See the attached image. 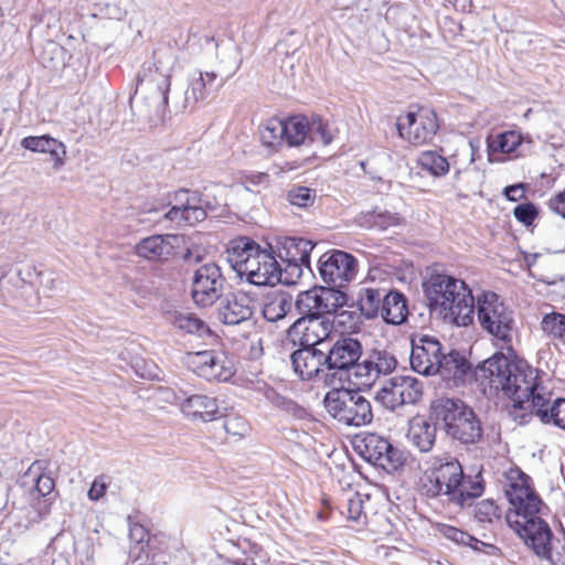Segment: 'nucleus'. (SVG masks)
Here are the masks:
<instances>
[{"label":"nucleus","mask_w":565,"mask_h":565,"mask_svg":"<svg viewBox=\"0 0 565 565\" xmlns=\"http://www.w3.org/2000/svg\"><path fill=\"white\" fill-rule=\"evenodd\" d=\"M478 376L488 381L490 387L502 391L512 407L534 413L543 423L565 430V398L551 404L552 393L539 381L537 370L497 353L479 366Z\"/></svg>","instance_id":"obj_1"},{"label":"nucleus","mask_w":565,"mask_h":565,"mask_svg":"<svg viewBox=\"0 0 565 565\" xmlns=\"http://www.w3.org/2000/svg\"><path fill=\"white\" fill-rule=\"evenodd\" d=\"M505 495L510 503L505 520L534 554L547 565H565V540L553 541L548 524L540 516L542 500L531 478L519 468L505 473Z\"/></svg>","instance_id":"obj_2"},{"label":"nucleus","mask_w":565,"mask_h":565,"mask_svg":"<svg viewBox=\"0 0 565 565\" xmlns=\"http://www.w3.org/2000/svg\"><path fill=\"white\" fill-rule=\"evenodd\" d=\"M420 481V492L427 498L438 499L455 511L473 504L484 492V481L480 473L467 476L460 461L449 455L433 456L427 461Z\"/></svg>","instance_id":"obj_3"},{"label":"nucleus","mask_w":565,"mask_h":565,"mask_svg":"<svg viewBox=\"0 0 565 565\" xmlns=\"http://www.w3.org/2000/svg\"><path fill=\"white\" fill-rule=\"evenodd\" d=\"M430 310L459 327L473 322L475 298L467 284L449 275H433L425 284Z\"/></svg>","instance_id":"obj_4"},{"label":"nucleus","mask_w":565,"mask_h":565,"mask_svg":"<svg viewBox=\"0 0 565 565\" xmlns=\"http://www.w3.org/2000/svg\"><path fill=\"white\" fill-rule=\"evenodd\" d=\"M231 267L255 286H275L281 281V268L274 254L253 241L235 242L227 252Z\"/></svg>","instance_id":"obj_5"},{"label":"nucleus","mask_w":565,"mask_h":565,"mask_svg":"<svg viewBox=\"0 0 565 565\" xmlns=\"http://www.w3.org/2000/svg\"><path fill=\"white\" fill-rule=\"evenodd\" d=\"M433 412L451 438L462 444H473L481 438L482 427L479 418L461 399L438 398L433 404Z\"/></svg>","instance_id":"obj_6"},{"label":"nucleus","mask_w":565,"mask_h":565,"mask_svg":"<svg viewBox=\"0 0 565 565\" xmlns=\"http://www.w3.org/2000/svg\"><path fill=\"white\" fill-rule=\"evenodd\" d=\"M223 192L224 188L218 185L206 186L202 193L181 189L174 193L173 205L164 216L178 225H195L224 203Z\"/></svg>","instance_id":"obj_7"},{"label":"nucleus","mask_w":565,"mask_h":565,"mask_svg":"<svg viewBox=\"0 0 565 565\" xmlns=\"http://www.w3.org/2000/svg\"><path fill=\"white\" fill-rule=\"evenodd\" d=\"M323 403L329 415L345 426L360 427L373 419L371 402L359 390L333 388Z\"/></svg>","instance_id":"obj_8"},{"label":"nucleus","mask_w":565,"mask_h":565,"mask_svg":"<svg viewBox=\"0 0 565 565\" xmlns=\"http://www.w3.org/2000/svg\"><path fill=\"white\" fill-rule=\"evenodd\" d=\"M477 316L480 326L503 345L509 347L514 328L513 312L491 291L477 297Z\"/></svg>","instance_id":"obj_9"},{"label":"nucleus","mask_w":565,"mask_h":565,"mask_svg":"<svg viewBox=\"0 0 565 565\" xmlns=\"http://www.w3.org/2000/svg\"><path fill=\"white\" fill-rule=\"evenodd\" d=\"M318 269L328 288L339 290L355 278L358 262L351 254L333 249L320 256Z\"/></svg>","instance_id":"obj_10"},{"label":"nucleus","mask_w":565,"mask_h":565,"mask_svg":"<svg viewBox=\"0 0 565 565\" xmlns=\"http://www.w3.org/2000/svg\"><path fill=\"white\" fill-rule=\"evenodd\" d=\"M397 365L395 356L385 350H374L362 362H355L345 373L359 391L371 387L381 375L392 373Z\"/></svg>","instance_id":"obj_11"},{"label":"nucleus","mask_w":565,"mask_h":565,"mask_svg":"<svg viewBox=\"0 0 565 565\" xmlns=\"http://www.w3.org/2000/svg\"><path fill=\"white\" fill-rule=\"evenodd\" d=\"M334 324L327 316H308L297 319L288 329V335L300 345L324 349L332 341Z\"/></svg>","instance_id":"obj_12"},{"label":"nucleus","mask_w":565,"mask_h":565,"mask_svg":"<svg viewBox=\"0 0 565 565\" xmlns=\"http://www.w3.org/2000/svg\"><path fill=\"white\" fill-rule=\"evenodd\" d=\"M399 136L412 145H424L433 139L438 129L437 116L429 108H418L397 120Z\"/></svg>","instance_id":"obj_13"},{"label":"nucleus","mask_w":565,"mask_h":565,"mask_svg":"<svg viewBox=\"0 0 565 565\" xmlns=\"http://www.w3.org/2000/svg\"><path fill=\"white\" fill-rule=\"evenodd\" d=\"M345 301L344 292L334 288L319 287L300 292L295 305L302 317L326 316L343 307Z\"/></svg>","instance_id":"obj_14"},{"label":"nucleus","mask_w":565,"mask_h":565,"mask_svg":"<svg viewBox=\"0 0 565 565\" xmlns=\"http://www.w3.org/2000/svg\"><path fill=\"white\" fill-rule=\"evenodd\" d=\"M164 399L171 404H177L181 413L193 422L207 423L220 416L217 399L205 394L188 395L183 391H167Z\"/></svg>","instance_id":"obj_15"},{"label":"nucleus","mask_w":565,"mask_h":565,"mask_svg":"<svg viewBox=\"0 0 565 565\" xmlns=\"http://www.w3.org/2000/svg\"><path fill=\"white\" fill-rule=\"evenodd\" d=\"M225 279L215 263L200 266L192 278V298L201 307L212 306L223 292Z\"/></svg>","instance_id":"obj_16"},{"label":"nucleus","mask_w":565,"mask_h":565,"mask_svg":"<svg viewBox=\"0 0 565 565\" xmlns=\"http://www.w3.org/2000/svg\"><path fill=\"white\" fill-rule=\"evenodd\" d=\"M411 344L409 361L413 371L425 376L437 374L443 354L440 342L428 334H416Z\"/></svg>","instance_id":"obj_17"},{"label":"nucleus","mask_w":565,"mask_h":565,"mask_svg":"<svg viewBox=\"0 0 565 565\" xmlns=\"http://www.w3.org/2000/svg\"><path fill=\"white\" fill-rule=\"evenodd\" d=\"M327 370L347 372L362 356L361 342L349 335H340L324 348Z\"/></svg>","instance_id":"obj_18"},{"label":"nucleus","mask_w":565,"mask_h":565,"mask_svg":"<svg viewBox=\"0 0 565 565\" xmlns=\"http://www.w3.org/2000/svg\"><path fill=\"white\" fill-rule=\"evenodd\" d=\"M257 307L256 298L247 291L237 290L221 300L218 318L225 324L236 326L250 319Z\"/></svg>","instance_id":"obj_19"},{"label":"nucleus","mask_w":565,"mask_h":565,"mask_svg":"<svg viewBox=\"0 0 565 565\" xmlns=\"http://www.w3.org/2000/svg\"><path fill=\"white\" fill-rule=\"evenodd\" d=\"M170 78V67L163 66L161 58L156 56L154 63L142 66L138 75L137 89L153 90L158 104L166 106L171 84Z\"/></svg>","instance_id":"obj_20"},{"label":"nucleus","mask_w":565,"mask_h":565,"mask_svg":"<svg viewBox=\"0 0 565 565\" xmlns=\"http://www.w3.org/2000/svg\"><path fill=\"white\" fill-rule=\"evenodd\" d=\"M315 247V243L302 237H284L279 243V257L287 264V268L291 274L300 277L302 268L311 271L310 254Z\"/></svg>","instance_id":"obj_21"},{"label":"nucleus","mask_w":565,"mask_h":565,"mask_svg":"<svg viewBox=\"0 0 565 565\" xmlns=\"http://www.w3.org/2000/svg\"><path fill=\"white\" fill-rule=\"evenodd\" d=\"M290 360L295 373L302 380L317 377L327 370L326 350L321 348L301 345L292 352Z\"/></svg>","instance_id":"obj_22"},{"label":"nucleus","mask_w":565,"mask_h":565,"mask_svg":"<svg viewBox=\"0 0 565 565\" xmlns=\"http://www.w3.org/2000/svg\"><path fill=\"white\" fill-rule=\"evenodd\" d=\"M223 86V81H217L214 72H193L188 79L184 93V108H194L200 102L205 100L212 92Z\"/></svg>","instance_id":"obj_23"},{"label":"nucleus","mask_w":565,"mask_h":565,"mask_svg":"<svg viewBox=\"0 0 565 565\" xmlns=\"http://www.w3.org/2000/svg\"><path fill=\"white\" fill-rule=\"evenodd\" d=\"M179 243L177 235H151L136 244L135 253L148 260H162L173 255Z\"/></svg>","instance_id":"obj_24"},{"label":"nucleus","mask_w":565,"mask_h":565,"mask_svg":"<svg viewBox=\"0 0 565 565\" xmlns=\"http://www.w3.org/2000/svg\"><path fill=\"white\" fill-rule=\"evenodd\" d=\"M360 454L370 462L384 466L398 462L397 451L390 441L376 434H367L356 446Z\"/></svg>","instance_id":"obj_25"},{"label":"nucleus","mask_w":565,"mask_h":565,"mask_svg":"<svg viewBox=\"0 0 565 565\" xmlns=\"http://www.w3.org/2000/svg\"><path fill=\"white\" fill-rule=\"evenodd\" d=\"M21 147L32 152L49 154L53 163L52 168L54 171H60L65 164V145L49 135L28 136L21 140Z\"/></svg>","instance_id":"obj_26"},{"label":"nucleus","mask_w":565,"mask_h":565,"mask_svg":"<svg viewBox=\"0 0 565 565\" xmlns=\"http://www.w3.org/2000/svg\"><path fill=\"white\" fill-rule=\"evenodd\" d=\"M355 223L365 230L384 232L404 225L405 218L397 212L375 206L373 210L358 214Z\"/></svg>","instance_id":"obj_27"},{"label":"nucleus","mask_w":565,"mask_h":565,"mask_svg":"<svg viewBox=\"0 0 565 565\" xmlns=\"http://www.w3.org/2000/svg\"><path fill=\"white\" fill-rule=\"evenodd\" d=\"M437 428L425 416L416 415L408 422L406 437L422 452L429 451L436 441Z\"/></svg>","instance_id":"obj_28"},{"label":"nucleus","mask_w":565,"mask_h":565,"mask_svg":"<svg viewBox=\"0 0 565 565\" xmlns=\"http://www.w3.org/2000/svg\"><path fill=\"white\" fill-rule=\"evenodd\" d=\"M379 317L387 324L401 326L408 317V307L405 296L397 291H387L381 307Z\"/></svg>","instance_id":"obj_29"},{"label":"nucleus","mask_w":565,"mask_h":565,"mask_svg":"<svg viewBox=\"0 0 565 565\" xmlns=\"http://www.w3.org/2000/svg\"><path fill=\"white\" fill-rule=\"evenodd\" d=\"M438 363V372L445 381H452L455 385L463 381L465 375L470 371L468 361L456 351L441 354Z\"/></svg>","instance_id":"obj_30"},{"label":"nucleus","mask_w":565,"mask_h":565,"mask_svg":"<svg viewBox=\"0 0 565 565\" xmlns=\"http://www.w3.org/2000/svg\"><path fill=\"white\" fill-rule=\"evenodd\" d=\"M167 320L179 331L188 334L203 337L210 333L207 324L195 313L188 310L171 311L167 316Z\"/></svg>","instance_id":"obj_31"},{"label":"nucleus","mask_w":565,"mask_h":565,"mask_svg":"<svg viewBox=\"0 0 565 565\" xmlns=\"http://www.w3.org/2000/svg\"><path fill=\"white\" fill-rule=\"evenodd\" d=\"M386 289L376 287H362L358 294V306L361 315L367 319H375L381 313V307L386 295Z\"/></svg>","instance_id":"obj_32"},{"label":"nucleus","mask_w":565,"mask_h":565,"mask_svg":"<svg viewBox=\"0 0 565 565\" xmlns=\"http://www.w3.org/2000/svg\"><path fill=\"white\" fill-rule=\"evenodd\" d=\"M292 299L286 292L274 291L265 298L262 312L269 322H277L284 319L291 310Z\"/></svg>","instance_id":"obj_33"},{"label":"nucleus","mask_w":565,"mask_h":565,"mask_svg":"<svg viewBox=\"0 0 565 565\" xmlns=\"http://www.w3.org/2000/svg\"><path fill=\"white\" fill-rule=\"evenodd\" d=\"M522 140V136L514 130L488 137L487 148L490 160H492V157L497 153L513 152L521 145Z\"/></svg>","instance_id":"obj_34"},{"label":"nucleus","mask_w":565,"mask_h":565,"mask_svg":"<svg viewBox=\"0 0 565 565\" xmlns=\"http://www.w3.org/2000/svg\"><path fill=\"white\" fill-rule=\"evenodd\" d=\"M309 120L303 116H294L284 120L285 143L289 147L307 145Z\"/></svg>","instance_id":"obj_35"},{"label":"nucleus","mask_w":565,"mask_h":565,"mask_svg":"<svg viewBox=\"0 0 565 565\" xmlns=\"http://www.w3.org/2000/svg\"><path fill=\"white\" fill-rule=\"evenodd\" d=\"M375 398L381 405L390 411H395L396 408L403 406V401H401V385L398 375L384 381L381 387L377 390Z\"/></svg>","instance_id":"obj_36"},{"label":"nucleus","mask_w":565,"mask_h":565,"mask_svg":"<svg viewBox=\"0 0 565 565\" xmlns=\"http://www.w3.org/2000/svg\"><path fill=\"white\" fill-rule=\"evenodd\" d=\"M213 359L214 351L212 350L188 352L184 356V364L198 376L206 380L207 376H213L211 373Z\"/></svg>","instance_id":"obj_37"},{"label":"nucleus","mask_w":565,"mask_h":565,"mask_svg":"<svg viewBox=\"0 0 565 565\" xmlns=\"http://www.w3.org/2000/svg\"><path fill=\"white\" fill-rule=\"evenodd\" d=\"M419 167L434 177H444L450 169L449 161L437 151H424L418 156Z\"/></svg>","instance_id":"obj_38"},{"label":"nucleus","mask_w":565,"mask_h":565,"mask_svg":"<svg viewBox=\"0 0 565 565\" xmlns=\"http://www.w3.org/2000/svg\"><path fill=\"white\" fill-rule=\"evenodd\" d=\"M403 405L418 403L424 394V383L411 375H398Z\"/></svg>","instance_id":"obj_39"},{"label":"nucleus","mask_w":565,"mask_h":565,"mask_svg":"<svg viewBox=\"0 0 565 565\" xmlns=\"http://www.w3.org/2000/svg\"><path fill=\"white\" fill-rule=\"evenodd\" d=\"M334 138V130L332 127L323 121L320 117L312 118L309 121L307 132V145L320 143L327 146L332 142Z\"/></svg>","instance_id":"obj_40"},{"label":"nucleus","mask_w":565,"mask_h":565,"mask_svg":"<svg viewBox=\"0 0 565 565\" xmlns=\"http://www.w3.org/2000/svg\"><path fill=\"white\" fill-rule=\"evenodd\" d=\"M438 532L449 541H452L457 544L466 545L472 547L475 551H480L481 547H493L492 545H488L476 537L471 536L469 533L463 532L455 526L448 524H439Z\"/></svg>","instance_id":"obj_41"},{"label":"nucleus","mask_w":565,"mask_h":565,"mask_svg":"<svg viewBox=\"0 0 565 565\" xmlns=\"http://www.w3.org/2000/svg\"><path fill=\"white\" fill-rule=\"evenodd\" d=\"M542 331L551 339L565 344V315L556 311L546 313L541 321Z\"/></svg>","instance_id":"obj_42"},{"label":"nucleus","mask_w":565,"mask_h":565,"mask_svg":"<svg viewBox=\"0 0 565 565\" xmlns=\"http://www.w3.org/2000/svg\"><path fill=\"white\" fill-rule=\"evenodd\" d=\"M260 140L267 147H277L285 142L284 120L268 119L260 129Z\"/></svg>","instance_id":"obj_43"},{"label":"nucleus","mask_w":565,"mask_h":565,"mask_svg":"<svg viewBox=\"0 0 565 565\" xmlns=\"http://www.w3.org/2000/svg\"><path fill=\"white\" fill-rule=\"evenodd\" d=\"M287 201L295 207L309 209L316 203L318 195L315 189L292 185L286 194Z\"/></svg>","instance_id":"obj_44"},{"label":"nucleus","mask_w":565,"mask_h":565,"mask_svg":"<svg viewBox=\"0 0 565 565\" xmlns=\"http://www.w3.org/2000/svg\"><path fill=\"white\" fill-rule=\"evenodd\" d=\"M211 373L207 381L226 382L235 373L233 362L223 353L214 351V359L211 363Z\"/></svg>","instance_id":"obj_45"},{"label":"nucleus","mask_w":565,"mask_h":565,"mask_svg":"<svg viewBox=\"0 0 565 565\" xmlns=\"http://www.w3.org/2000/svg\"><path fill=\"white\" fill-rule=\"evenodd\" d=\"M473 516L479 523H493L500 520L501 509L492 499H484L476 504Z\"/></svg>","instance_id":"obj_46"},{"label":"nucleus","mask_w":565,"mask_h":565,"mask_svg":"<svg viewBox=\"0 0 565 565\" xmlns=\"http://www.w3.org/2000/svg\"><path fill=\"white\" fill-rule=\"evenodd\" d=\"M129 539H130V542L136 544V547L139 548V551H130V553L136 558H139L143 553H146V551H143V550L149 541V532L143 525H141L137 522L130 523L129 524Z\"/></svg>","instance_id":"obj_47"},{"label":"nucleus","mask_w":565,"mask_h":565,"mask_svg":"<svg viewBox=\"0 0 565 565\" xmlns=\"http://www.w3.org/2000/svg\"><path fill=\"white\" fill-rule=\"evenodd\" d=\"M60 281L52 271H42L36 285L38 294L52 297L58 290Z\"/></svg>","instance_id":"obj_48"},{"label":"nucleus","mask_w":565,"mask_h":565,"mask_svg":"<svg viewBox=\"0 0 565 565\" xmlns=\"http://www.w3.org/2000/svg\"><path fill=\"white\" fill-rule=\"evenodd\" d=\"M257 391L262 392L265 399L269 402L271 405L281 408V409H290L292 402L281 396L274 388L269 387L266 383H259L257 385Z\"/></svg>","instance_id":"obj_49"},{"label":"nucleus","mask_w":565,"mask_h":565,"mask_svg":"<svg viewBox=\"0 0 565 565\" xmlns=\"http://www.w3.org/2000/svg\"><path fill=\"white\" fill-rule=\"evenodd\" d=\"M363 497L360 493L351 494L345 503V514L351 521L359 522L362 518H365L363 513ZM344 513V511L342 512Z\"/></svg>","instance_id":"obj_50"},{"label":"nucleus","mask_w":565,"mask_h":565,"mask_svg":"<svg viewBox=\"0 0 565 565\" xmlns=\"http://www.w3.org/2000/svg\"><path fill=\"white\" fill-rule=\"evenodd\" d=\"M514 217L524 225H531L537 216V210L533 203H523L514 207Z\"/></svg>","instance_id":"obj_51"},{"label":"nucleus","mask_w":565,"mask_h":565,"mask_svg":"<svg viewBox=\"0 0 565 565\" xmlns=\"http://www.w3.org/2000/svg\"><path fill=\"white\" fill-rule=\"evenodd\" d=\"M33 481L34 489L40 497L45 498L54 491V479L47 473L34 475Z\"/></svg>","instance_id":"obj_52"},{"label":"nucleus","mask_w":565,"mask_h":565,"mask_svg":"<svg viewBox=\"0 0 565 565\" xmlns=\"http://www.w3.org/2000/svg\"><path fill=\"white\" fill-rule=\"evenodd\" d=\"M109 483H110L109 477L104 476V475L96 477L93 480L90 488L87 492L88 499L92 501L100 500L105 495V493L109 487Z\"/></svg>","instance_id":"obj_53"},{"label":"nucleus","mask_w":565,"mask_h":565,"mask_svg":"<svg viewBox=\"0 0 565 565\" xmlns=\"http://www.w3.org/2000/svg\"><path fill=\"white\" fill-rule=\"evenodd\" d=\"M42 271H38L36 267L31 264H24L18 269V276L21 281L36 287L39 277Z\"/></svg>","instance_id":"obj_54"},{"label":"nucleus","mask_w":565,"mask_h":565,"mask_svg":"<svg viewBox=\"0 0 565 565\" xmlns=\"http://www.w3.org/2000/svg\"><path fill=\"white\" fill-rule=\"evenodd\" d=\"M525 192L526 185L524 183L508 185L503 190L504 196L511 202H516L525 198Z\"/></svg>","instance_id":"obj_55"},{"label":"nucleus","mask_w":565,"mask_h":565,"mask_svg":"<svg viewBox=\"0 0 565 565\" xmlns=\"http://www.w3.org/2000/svg\"><path fill=\"white\" fill-rule=\"evenodd\" d=\"M550 207L554 213L565 218V188L564 191L550 200Z\"/></svg>","instance_id":"obj_56"},{"label":"nucleus","mask_w":565,"mask_h":565,"mask_svg":"<svg viewBox=\"0 0 565 565\" xmlns=\"http://www.w3.org/2000/svg\"><path fill=\"white\" fill-rule=\"evenodd\" d=\"M225 565H257L254 559L252 558H235V559H227Z\"/></svg>","instance_id":"obj_57"},{"label":"nucleus","mask_w":565,"mask_h":565,"mask_svg":"<svg viewBox=\"0 0 565 565\" xmlns=\"http://www.w3.org/2000/svg\"><path fill=\"white\" fill-rule=\"evenodd\" d=\"M376 157L379 159H386L388 161H392L393 160V152L391 150H387V149H383L381 150Z\"/></svg>","instance_id":"obj_58"},{"label":"nucleus","mask_w":565,"mask_h":565,"mask_svg":"<svg viewBox=\"0 0 565 565\" xmlns=\"http://www.w3.org/2000/svg\"><path fill=\"white\" fill-rule=\"evenodd\" d=\"M7 502H8V499H7L6 490L3 488H0V512L4 509V507L7 505Z\"/></svg>","instance_id":"obj_59"},{"label":"nucleus","mask_w":565,"mask_h":565,"mask_svg":"<svg viewBox=\"0 0 565 565\" xmlns=\"http://www.w3.org/2000/svg\"><path fill=\"white\" fill-rule=\"evenodd\" d=\"M114 9H115L116 12H110L113 14V18L121 19L122 12L117 7H114Z\"/></svg>","instance_id":"obj_60"},{"label":"nucleus","mask_w":565,"mask_h":565,"mask_svg":"<svg viewBox=\"0 0 565 565\" xmlns=\"http://www.w3.org/2000/svg\"><path fill=\"white\" fill-rule=\"evenodd\" d=\"M469 146L471 148V158H470V162H473L475 161V157H473V152H475V145H473V141H470L469 142Z\"/></svg>","instance_id":"obj_61"},{"label":"nucleus","mask_w":565,"mask_h":565,"mask_svg":"<svg viewBox=\"0 0 565 565\" xmlns=\"http://www.w3.org/2000/svg\"><path fill=\"white\" fill-rule=\"evenodd\" d=\"M360 166H361V168H362L364 171H366V170H365V166H366V162H365V161H361V162H360Z\"/></svg>","instance_id":"obj_62"},{"label":"nucleus","mask_w":565,"mask_h":565,"mask_svg":"<svg viewBox=\"0 0 565 565\" xmlns=\"http://www.w3.org/2000/svg\"><path fill=\"white\" fill-rule=\"evenodd\" d=\"M190 256H191V252L189 250V252L185 254L184 258H185V259H189V258H190Z\"/></svg>","instance_id":"obj_63"}]
</instances>
